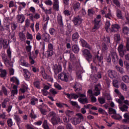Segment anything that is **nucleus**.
<instances>
[{"label":"nucleus","mask_w":129,"mask_h":129,"mask_svg":"<svg viewBox=\"0 0 129 129\" xmlns=\"http://www.w3.org/2000/svg\"><path fill=\"white\" fill-rule=\"evenodd\" d=\"M48 115L49 117H52L50 119V121L53 125L58 124L59 122H61V119H60L59 117H56V113L54 111L50 112Z\"/></svg>","instance_id":"obj_1"},{"label":"nucleus","mask_w":129,"mask_h":129,"mask_svg":"<svg viewBox=\"0 0 129 129\" xmlns=\"http://www.w3.org/2000/svg\"><path fill=\"white\" fill-rule=\"evenodd\" d=\"M100 22H101V15H98L94 19V26L92 29V32H96L100 28V24H99Z\"/></svg>","instance_id":"obj_2"},{"label":"nucleus","mask_w":129,"mask_h":129,"mask_svg":"<svg viewBox=\"0 0 129 129\" xmlns=\"http://www.w3.org/2000/svg\"><path fill=\"white\" fill-rule=\"evenodd\" d=\"M83 55L85 57L86 60L88 61L89 63H90L91 61H92V58H93V55L91 54L90 51L88 49H84L82 51Z\"/></svg>","instance_id":"obj_3"},{"label":"nucleus","mask_w":129,"mask_h":129,"mask_svg":"<svg viewBox=\"0 0 129 129\" xmlns=\"http://www.w3.org/2000/svg\"><path fill=\"white\" fill-rule=\"evenodd\" d=\"M69 74L65 72H62L60 74H58V78L63 82H68L69 81Z\"/></svg>","instance_id":"obj_4"},{"label":"nucleus","mask_w":129,"mask_h":129,"mask_svg":"<svg viewBox=\"0 0 129 129\" xmlns=\"http://www.w3.org/2000/svg\"><path fill=\"white\" fill-rule=\"evenodd\" d=\"M94 63L98 66H102L103 64V57L102 56L96 55L94 58Z\"/></svg>","instance_id":"obj_5"},{"label":"nucleus","mask_w":129,"mask_h":129,"mask_svg":"<svg viewBox=\"0 0 129 129\" xmlns=\"http://www.w3.org/2000/svg\"><path fill=\"white\" fill-rule=\"evenodd\" d=\"M2 58L4 64L7 66V67H13V63L11 62V60L8 59V57L6 56V54H3Z\"/></svg>","instance_id":"obj_6"},{"label":"nucleus","mask_w":129,"mask_h":129,"mask_svg":"<svg viewBox=\"0 0 129 129\" xmlns=\"http://www.w3.org/2000/svg\"><path fill=\"white\" fill-rule=\"evenodd\" d=\"M100 89H101V85L100 84H98L95 86L94 94L95 95V96H98V95L100 94Z\"/></svg>","instance_id":"obj_7"},{"label":"nucleus","mask_w":129,"mask_h":129,"mask_svg":"<svg viewBox=\"0 0 129 129\" xmlns=\"http://www.w3.org/2000/svg\"><path fill=\"white\" fill-rule=\"evenodd\" d=\"M82 21H83V20H82V19H81L79 16H78L74 18L73 22L74 25L79 26V25H81V23H82Z\"/></svg>","instance_id":"obj_8"},{"label":"nucleus","mask_w":129,"mask_h":129,"mask_svg":"<svg viewBox=\"0 0 129 129\" xmlns=\"http://www.w3.org/2000/svg\"><path fill=\"white\" fill-rule=\"evenodd\" d=\"M23 71L24 72V76L25 78V80L27 81L30 80V78L31 77V73H30V72H29V70L27 69H23Z\"/></svg>","instance_id":"obj_9"},{"label":"nucleus","mask_w":129,"mask_h":129,"mask_svg":"<svg viewBox=\"0 0 129 129\" xmlns=\"http://www.w3.org/2000/svg\"><path fill=\"white\" fill-rule=\"evenodd\" d=\"M25 15L24 14H19L17 16L18 23L23 24L25 22Z\"/></svg>","instance_id":"obj_10"},{"label":"nucleus","mask_w":129,"mask_h":129,"mask_svg":"<svg viewBox=\"0 0 129 129\" xmlns=\"http://www.w3.org/2000/svg\"><path fill=\"white\" fill-rule=\"evenodd\" d=\"M117 50L118 51L120 57H121L122 58L124 55V50H123V45L121 44H120L118 47Z\"/></svg>","instance_id":"obj_11"},{"label":"nucleus","mask_w":129,"mask_h":129,"mask_svg":"<svg viewBox=\"0 0 129 129\" xmlns=\"http://www.w3.org/2000/svg\"><path fill=\"white\" fill-rule=\"evenodd\" d=\"M80 41L82 44V47H85V48H87V49H89V50H91V49H92V47L89 45V44H88L84 39L81 38Z\"/></svg>","instance_id":"obj_12"},{"label":"nucleus","mask_w":129,"mask_h":129,"mask_svg":"<svg viewBox=\"0 0 129 129\" xmlns=\"http://www.w3.org/2000/svg\"><path fill=\"white\" fill-rule=\"evenodd\" d=\"M53 71L55 74H58V73L62 71V67H61L60 65H54L53 68Z\"/></svg>","instance_id":"obj_13"},{"label":"nucleus","mask_w":129,"mask_h":129,"mask_svg":"<svg viewBox=\"0 0 129 129\" xmlns=\"http://www.w3.org/2000/svg\"><path fill=\"white\" fill-rule=\"evenodd\" d=\"M3 46L6 49V48L9 47V43H8V41L6 40L0 39V50L3 48Z\"/></svg>","instance_id":"obj_14"},{"label":"nucleus","mask_w":129,"mask_h":129,"mask_svg":"<svg viewBox=\"0 0 129 129\" xmlns=\"http://www.w3.org/2000/svg\"><path fill=\"white\" fill-rule=\"evenodd\" d=\"M65 94L66 96H67L68 98H69V99H77V98L79 97V95L74 93H65Z\"/></svg>","instance_id":"obj_15"},{"label":"nucleus","mask_w":129,"mask_h":129,"mask_svg":"<svg viewBox=\"0 0 129 129\" xmlns=\"http://www.w3.org/2000/svg\"><path fill=\"white\" fill-rule=\"evenodd\" d=\"M14 119L15 120H16L18 125H20L21 122H23V121L22 120V119L20 118V116L17 114H15L14 116Z\"/></svg>","instance_id":"obj_16"},{"label":"nucleus","mask_w":129,"mask_h":129,"mask_svg":"<svg viewBox=\"0 0 129 129\" xmlns=\"http://www.w3.org/2000/svg\"><path fill=\"white\" fill-rule=\"evenodd\" d=\"M44 106H45V104L42 103V105H39L38 107V108L39 109L42 114H43V115H45L46 113H47V110L43 108Z\"/></svg>","instance_id":"obj_17"},{"label":"nucleus","mask_w":129,"mask_h":129,"mask_svg":"<svg viewBox=\"0 0 129 129\" xmlns=\"http://www.w3.org/2000/svg\"><path fill=\"white\" fill-rule=\"evenodd\" d=\"M43 40L44 42H47L49 43L50 42V34L47 33H45L42 34Z\"/></svg>","instance_id":"obj_18"},{"label":"nucleus","mask_w":129,"mask_h":129,"mask_svg":"<svg viewBox=\"0 0 129 129\" xmlns=\"http://www.w3.org/2000/svg\"><path fill=\"white\" fill-rule=\"evenodd\" d=\"M53 8L56 12L59 11V0H53Z\"/></svg>","instance_id":"obj_19"},{"label":"nucleus","mask_w":129,"mask_h":129,"mask_svg":"<svg viewBox=\"0 0 129 129\" xmlns=\"http://www.w3.org/2000/svg\"><path fill=\"white\" fill-rule=\"evenodd\" d=\"M111 56L112 61L114 62V63H115V62H117L118 61L119 58L116 52H112L111 53Z\"/></svg>","instance_id":"obj_20"},{"label":"nucleus","mask_w":129,"mask_h":129,"mask_svg":"<svg viewBox=\"0 0 129 129\" xmlns=\"http://www.w3.org/2000/svg\"><path fill=\"white\" fill-rule=\"evenodd\" d=\"M119 99H116L115 100L116 102L119 104H122L123 101L124 100V97L121 94H119L118 95Z\"/></svg>","instance_id":"obj_21"},{"label":"nucleus","mask_w":129,"mask_h":129,"mask_svg":"<svg viewBox=\"0 0 129 129\" xmlns=\"http://www.w3.org/2000/svg\"><path fill=\"white\" fill-rule=\"evenodd\" d=\"M108 74L110 78H115L116 77V72L114 71L109 70Z\"/></svg>","instance_id":"obj_22"},{"label":"nucleus","mask_w":129,"mask_h":129,"mask_svg":"<svg viewBox=\"0 0 129 129\" xmlns=\"http://www.w3.org/2000/svg\"><path fill=\"white\" fill-rule=\"evenodd\" d=\"M120 29V27L118 24H113L111 25V32H117Z\"/></svg>","instance_id":"obj_23"},{"label":"nucleus","mask_w":129,"mask_h":129,"mask_svg":"<svg viewBox=\"0 0 129 129\" xmlns=\"http://www.w3.org/2000/svg\"><path fill=\"white\" fill-rule=\"evenodd\" d=\"M73 88L75 89V91H80L82 88L81 87V85L78 83H76L74 86H73Z\"/></svg>","instance_id":"obj_24"},{"label":"nucleus","mask_w":129,"mask_h":129,"mask_svg":"<svg viewBox=\"0 0 129 129\" xmlns=\"http://www.w3.org/2000/svg\"><path fill=\"white\" fill-rule=\"evenodd\" d=\"M57 23L59 26H63V19L62 18V15L58 14L57 16Z\"/></svg>","instance_id":"obj_25"},{"label":"nucleus","mask_w":129,"mask_h":129,"mask_svg":"<svg viewBox=\"0 0 129 129\" xmlns=\"http://www.w3.org/2000/svg\"><path fill=\"white\" fill-rule=\"evenodd\" d=\"M13 89L11 91V96H15L18 94V86L16 85L13 86Z\"/></svg>","instance_id":"obj_26"},{"label":"nucleus","mask_w":129,"mask_h":129,"mask_svg":"<svg viewBox=\"0 0 129 129\" xmlns=\"http://www.w3.org/2000/svg\"><path fill=\"white\" fill-rule=\"evenodd\" d=\"M124 119L122 120L123 123H128L129 124V115L128 113H125L123 115Z\"/></svg>","instance_id":"obj_27"},{"label":"nucleus","mask_w":129,"mask_h":129,"mask_svg":"<svg viewBox=\"0 0 129 129\" xmlns=\"http://www.w3.org/2000/svg\"><path fill=\"white\" fill-rule=\"evenodd\" d=\"M17 4L19 5V11H22L23 9H25L27 7V4L25 2H17Z\"/></svg>","instance_id":"obj_28"},{"label":"nucleus","mask_w":129,"mask_h":129,"mask_svg":"<svg viewBox=\"0 0 129 129\" xmlns=\"http://www.w3.org/2000/svg\"><path fill=\"white\" fill-rule=\"evenodd\" d=\"M33 85L38 89H40V88H41L40 86V85H41V81H40V80H35L33 82Z\"/></svg>","instance_id":"obj_29"},{"label":"nucleus","mask_w":129,"mask_h":129,"mask_svg":"<svg viewBox=\"0 0 129 129\" xmlns=\"http://www.w3.org/2000/svg\"><path fill=\"white\" fill-rule=\"evenodd\" d=\"M65 113L68 117H71L74 115V111L70 110H67L65 111Z\"/></svg>","instance_id":"obj_30"},{"label":"nucleus","mask_w":129,"mask_h":129,"mask_svg":"<svg viewBox=\"0 0 129 129\" xmlns=\"http://www.w3.org/2000/svg\"><path fill=\"white\" fill-rule=\"evenodd\" d=\"M104 17L106 19H111L113 18L112 14H111V10L110 9H108V13L104 14Z\"/></svg>","instance_id":"obj_31"},{"label":"nucleus","mask_w":129,"mask_h":129,"mask_svg":"<svg viewBox=\"0 0 129 129\" xmlns=\"http://www.w3.org/2000/svg\"><path fill=\"white\" fill-rule=\"evenodd\" d=\"M38 101H39L38 98L33 97L30 100V104H31V105H36V103H37Z\"/></svg>","instance_id":"obj_32"},{"label":"nucleus","mask_w":129,"mask_h":129,"mask_svg":"<svg viewBox=\"0 0 129 129\" xmlns=\"http://www.w3.org/2000/svg\"><path fill=\"white\" fill-rule=\"evenodd\" d=\"M19 36L20 40L22 41V42H24V41H26V35L24 34V32H19Z\"/></svg>","instance_id":"obj_33"},{"label":"nucleus","mask_w":129,"mask_h":129,"mask_svg":"<svg viewBox=\"0 0 129 129\" xmlns=\"http://www.w3.org/2000/svg\"><path fill=\"white\" fill-rule=\"evenodd\" d=\"M10 81L11 82H13V83H15V84H17V85H19L20 84V81H19V79L15 77L11 78L10 79Z\"/></svg>","instance_id":"obj_34"},{"label":"nucleus","mask_w":129,"mask_h":129,"mask_svg":"<svg viewBox=\"0 0 129 129\" xmlns=\"http://www.w3.org/2000/svg\"><path fill=\"white\" fill-rule=\"evenodd\" d=\"M0 77H1L2 78H4V77H6L7 76V70L2 69L1 70H0Z\"/></svg>","instance_id":"obj_35"},{"label":"nucleus","mask_w":129,"mask_h":129,"mask_svg":"<svg viewBox=\"0 0 129 129\" xmlns=\"http://www.w3.org/2000/svg\"><path fill=\"white\" fill-rule=\"evenodd\" d=\"M78 101H79L80 103H82V104H85V103H88V100L87 98H79L78 99Z\"/></svg>","instance_id":"obj_36"},{"label":"nucleus","mask_w":129,"mask_h":129,"mask_svg":"<svg viewBox=\"0 0 129 129\" xmlns=\"http://www.w3.org/2000/svg\"><path fill=\"white\" fill-rule=\"evenodd\" d=\"M94 14H95L94 9L91 8L88 10V16H89V17H92Z\"/></svg>","instance_id":"obj_37"},{"label":"nucleus","mask_w":129,"mask_h":129,"mask_svg":"<svg viewBox=\"0 0 129 129\" xmlns=\"http://www.w3.org/2000/svg\"><path fill=\"white\" fill-rule=\"evenodd\" d=\"M56 106H57V107H59V108H63L64 106H66V107H69V106H68V105H67V104L62 103L60 102L56 103Z\"/></svg>","instance_id":"obj_38"},{"label":"nucleus","mask_w":129,"mask_h":129,"mask_svg":"<svg viewBox=\"0 0 129 129\" xmlns=\"http://www.w3.org/2000/svg\"><path fill=\"white\" fill-rule=\"evenodd\" d=\"M72 51L76 54H78L79 52V47L77 45H74L72 46Z\"/></svg>","instance_id":"obj_39"},{"label":"nucleus","mask_w":129,"mask_h":129,"mask_svg":"<svg viewBox=\"0 0 129 129\" xmlns=\"http://www.w3.org/2000/svg\"><path fill=\"white\" fill-rule=\"evenodd\" d=\"M79 38V34L78 32H76L72 35L73 41H77Z\"/></svg>","instance_id":"obj_40"},{"label":"nucleus","mask_w":129,"mask_h":129,"mask_svg":"<svg viewBox=\"0 0 129 129\" xmlns=\"http://www.w3.org/2000/svg\"><path fill=\"white\" fill-rule=\"evenodd\" d=\"M80 8V3H76L73 5V9L75 11H79Z\"/></svg>","instance_id":"obj_41"},{"label":"nucleus","mask_w":129,"mask_h":129,"mask_svg":"<svg viewBox=\"0 0 129 129\" xmlns=\"http://www.w3.org/2000/svg\"><path fill=\"white\" fill-rule=\"evenodd\" d=\"M115 68H116L117 71L119 72V73H120V74H123V73H124V70L123 69V68L118 67L117 66H115Z\"/></svg>","instance_id":"obj_42"},{"label":"nucleus","mask_w":129,"mask_h":129,"mask_svg":"<svg viewBox=\"0 0 129 129\" xmlns=\"http://www.w3.org/2000/svg\"><path fill=\"white\" fill-rule=\"evenodd\" d=\"M80 122H81V120H80V118L78 117L74 118L73 120V123L75 125H76V124H79Z\"/></svg>","instance_id":"obj_43"},{"label":"nucleus","mask_w":129,"mask_h":129,"mask_svg":"<svg viewBox=\"0 0 129 129\" xmlns=\"http://www.w3.org/2000/svg\"><path fill=\"white\" fill-rule=\"evenodd\" d=\"M20 61V64L22 65V66H25V67H30V64H29V63L25 60H21Z\"/></svg>","instance_id":"obj_44"},{"label":"nucleus","mask_w":129,"mask_h":129,"mask_svg":"<svg viewBox=\"0 0 129 129\" xmlns=\"http://www.w3.org/2000/svg\"><path fill=\"white\" fill-rule=\"evenodd\" d=\"M120 88L123 91H127V86L124 84V83H121L120 85Z\"/></svg>","instance_id":"obj_45"},{"label":"nucleus","mask_w":129,"mask_h":129,"mask_svg":"<svg viewBox=\"0 0 129 129\" xmlns=\"http://www.w3.org/2000/svg\"><path fill=\"white\" fill-rule=\"evenodd\" d=\"M114 40L118 43L120 41V35L119 34H116L114 35Z\"/></svg>","instance_id":"obj_46"},{"label":"nucleus","mask_w":129,"mask_h":129,"mask_svg":"<svg viewBox=\"0 0 129 129\" xmlns=\"http://www.w3.org/2000/svg\"><path fill=\"white\" fill-rule=\"evenodd\" d=\"M128 108V106H127L126 105H123L119 107V109L120 110H121V111H127Z\"/></svg>","instance_id":"obj_47"},{"label":"nucleus","mask_w":129,"mask_h":129,"mask_svg":"<svg viewBox=\"0 0 129 129\" xmlns=\"http://www.w3.org/2000/svg\"><path fill=\"white\" fill-rule=\"evenodd\" d=\"M108 113L109 114H116V110L112 108H108Z\"/></svg>","instance_id":"obj_48"},{"label":"nucleus","mask_w":129,"mask_h":129,"mask_svg":"<svg viewBox=\"0 0 129 129\" xmlns=\"http://www.w3.org/2000/svg\"><path fill=\"white\" fill-rule=\"evenodd\" d=\"M43 78L44 79L47 80V81L53 82V78L51 76H47L46 75V76H44V77Z\"/></svg>","instance_id":"obj_49"},{"label":"nucleus","mask_w":129,"mask_h":129,"mask_svg":"<svg viewBox=\"0 0 129 129\" xmlns=\"http://www.w3.org/2000/svg\"><path fill=\"white\" fill-rule=\"evenodd\" d=\"M116 16L119 19H121L122 18V14H121V11L119 9H117L116 10Z\"/></svg>","instance_id":"obj_50"},{"label":"nucleus","mask_w":129,"mask_h":129,"mask_svg":"<svg viewBox=\"0 0 129 129\" xmlns=\"http://www.w3.org/2000/svg\"><path fill=\"white\" fill-rule=\"evenodd\" d=\"M122 79L125 83H129V77L127 75L123 76Z\"/></svg>","instance_id":"obj_51"},{"label":"nucleus","mask_w":129,"mask_h":129,"mask_svg":"<svg viewBox=\"0 0 129 129\" xmlns=\"http://www.w3.org/2000/svg\"><path fill=\"white\" fill-rule=\"evenodd\" d=\"M128 32H129L128 27L126 26L123 27L122 33H123L124 35H127V34H128Z\"/></svg>","instance_id":"obj_52"},{"label":"nucleus","mask_w":129,"mask_h":129,"mask_svg":"<svg viewBox=\"0 0 129 129\" xmlns=\"http://www.w3.org/2000/svg\"><path fill=\"white\" fill-rule=\"evenodd\" d=\"M42 126L44 129H50L49 125H48V122L47 121V120H44Z\"/></svg>","instance_id":"obj_53"},{"label":"nucleus","mask_w":129,"mask_h":129,"mask_svg":"<svg viewBox=\"0 0 129 129\" xmlns=\"http://www.w3.org/2000/svg\"><path fill=\"white\" fill-rule=\"evenodd\" d=\"M7 123L8 126H10V127H11V126L14 125V122H13V119H12V118H9L7 120Z\"/></svg>","instance_id":"obj_54"},{"label":"nucleus","mask_w":129,"mask_h":129,"mask_svg":"<svg viewBox=\"0 0 129 129\" xmlns=\"http://www.w3.org/2000/svg\"><path fill=\"white\" fill-rule=\"evenodd\" d=\"M113 85L114 87H115L116 88H118L119 85H118V81L117 80H114L113 81Z\"/></svg>","instance_id":"obj_55"},{"label":"nucleus","mask_w":129,"mask_h":129,"mask_svg":"<svg viewBox=\"0 0 129 129\" xmlns=\"http://www.w3.org/2000/svg\"><path fill=\"white\" fill-rule=\"evenodd\" d=\"M70 103L73 105V106H76L77 108H80V106H79L78 104H77V102L73 101H70Z\"/></svg>","instance_id":"obj_56"},{"label":"nucleus","mask_w":129,"mask_h":129,"mask_svg":"<svg viewBox=\"0 0 129 129\" xmlns=\"http://www.w3.org/2000/svg\"><path fill=\"white\" fill-rule=\"evenodd\" d=\"M40 74H41L43 78H44V76L47 75L46 72H45V69H44V68L43 67H41V68Z\"/></svg>","instance_id":"obj_57"},{"label":"nucleus","mask_w":129,"mask_h":129,"mask_svg":"<svg viewBox=\"0 0 129 129\" xmlns=\"http://www.w3.org/2000/svg\"><path fill=\"white\" fill-rule=\"evenodd\" d=\"M49 33L50 34V35L53 36L56 33V30L53 28H51L49 30Z\"/></svg>","instance_id":"obj_58"},{"label":"nucleus","mask_w":129,"mask_h":129,"mask_svg":"<svg viewBox=\"0 0 129 129\" xmlns=\"http://www.w3.org/2000/svg\"><path fill=\"white\" fill-rule=\"evenodd\" d=\"M110 22L108 21H107L106 23H105V29H106V31L107 32L108 29H110Z\"/></svg>","instance_id":"obj_59"},{"label":"nucleus","mask_w":129,"mask_h":129,"mask_svg":"<svg viewBox=\"0 0 129 129\" xmlns=\"http://www.w3.org/2000/svg\"><path fill=\"white\" fill-rule=\"evenodd\" d=\"M98 101L100 104H104V103H105V98H98Z\"/></svg>","instance_id":"obj_60"},{"label":"nucleus","mask_w":129,"mask_h":129,"mask_svg":"<svg viewBox=\"0 0 129 129\" xmlns=\"http://www.w3.org/2000/svg\"><path fill=\"white\" fill-rule=\"evenodd\" d=\"M11 25L12 31H15L17 28H18V25L16 23H11Z\"/></svg>","instance_id":"obj_61"},{"label":"nucleus","mask_w":129,"mask_h":129,"mask_svg":"<svg viewBox=\"0 0 129 129\" xmlns=\"http://www.w3.org/2000/svg\"><path fill=\"white\" fill-rule=\"evenodd\" d=\"M2 91L3 92V93L5 94V95L7 96L8 90L7 89V88H6V87H5L4 86H2Z\"/></svg>","instance_id":"obj_62"},{"label":"nucleus","mask_w":129,"mask_h":129,"mask_svg":"<svg viewBox=\"0 0 129 129\" xmlns=\"http://www.w3.org/2000/svg\"><path fill=\"white\" fill-rule=\"evenodd\" d=\"M50 94H52V95H55V94H57L58 93V92L55 89H51L49 90Z\"/></svg>","instance_id":"obj_63"},{"label":"nucleus","mask_w":129,"mask_h":129,"mask_svg":"<svg viewBox=\"0 0 129 129\" xmlns=\"http://www.w3.org/2000/svg\"><path fill=\"white\" fill-rule=\"evenodd\" d=\"M126 48L127 51H129V37L126 38Z\"/></svg>","instance_id":"obj_64"}]
</instances>
